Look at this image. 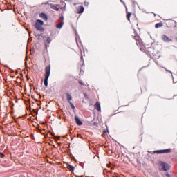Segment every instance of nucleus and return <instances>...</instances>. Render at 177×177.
<instances>
[{
  "label": "nucleus",
  "mask_w": 177,
  "mask_h": 177,
  "mask_svg": "<svg viewBox=\"0 0 177 177\" xmlns=\"http://www.w3.org/2000/svg\"><path fill=\"white\" fill-rule=\"evenodd\" d=\"M95 109L97 110V111H100L102 110V108L100 107V102H97L95 104Z\"/></svg>",
  "instance_id": "obj_9"
},
{
  "label": "nucleus",
  "mask_w": 177,
  "mask_h": 177,
  "mask_svg": "<svg viewBox=\"0 0 177 177\" xmlns=\"http://www.w3.org/2000/svg\"><path fill=\"white\" fill-rule=\"evenodd\" d=\"M131 15H132V13H131V12H127V19L128 21H131Z\"/></svg>",
  "instance_id": "obj_15"
},
{
  "label": "nucleus",
  "mask_w": 177,
  "mask_h": 177,
  "mask_svg": "<svg viewBox=\"0 0 177 177\" xmlns=\"http://www.w3.org/2000/svg\"><path fill=\"white\" fill-rule=\"evenodd\" d=\"M84 6H80L77 8V13H84Z\"/></svg>",
  "instance_id": "obj_8"
},
{
  "label": "nucleus",
  "mask_w": 177,
  "mask_h": 177,
  "mask_svg": "<svg viewBox=\"0 0 177 177\" xmlns=\"http://www.w3.org/2000/svg\"><path fill=\"white\" fill-rule=\"evenodd\" d=\"M67 168L68 169H69V171H74V169H75V167H74V166L71 165H68Z\"/></svg>",
  "instance_id": "obj_13"
},
{
  "label": "nucleus",
  "mask_w": 177,
  "mask_h": 177,
  "mask_svg": "<svg viewBox=\"0 0 177 177\" xmlns=\"http://www.w3.org/2000/svg\"><path fill=\"white\" fill-rule=\"evenodd\" d=\"M166 71H168V73H170L171 74H172V71H171L170 70H167L166 69Z\"/></svg>",
  "instance_id": "obj_25"
},
{
  "label": "nucleus",
  "mask_w": 177,
  "mask_h": 177,
  "mask_svg": "<svg viewBox=\"0 0 177 177\" xmlns=\"http://www.w3.org/2000/svg\"><path fill=\"white\" fill-rule=\"evenodd\" d=\"M45 78L44 80V84L45 86H48V80H49V77L50 76V65L47 66L45 68Z\"/></svg>",
  "instance_id": "obj_2"
},
{
  "label": "nucleus",
  "mask_w": 177,
  "mask_h": 177,
  "mask_svg": "<svg viewBox=\"0 0 177 177\" xmlns=\"http://www.w3.org/2000/svg\"><path fill=\"white\" fill-rule=\"evenodd\" d=\"M63 24H64V23H63V22L56 24L57 28H59V29L62 28V27H63Z\"/></svg>",
  "instance_id": "obj_16"
},
{
  "label": "nucleus",
  "mask_w": 177,
  "mask_h": 177,
  "mask_svg": "<svg viewBox=\"0 0 177 177\" xmlns=\"http://www.w3.org/2000/svg\"><path fill=\"white\" fill-rule=\"evenodd\" d=\"M176 41H177V37L176 38Z\"/></svg>",
  "instance_id": "obj_29"
},
{
  "label": "nucleus",
  "mask_w": 177,
  "mask_h": 177,
  "mask_svg": "<svg viewBox=\"0 0 177 177\" xmlns=\"http://www.w3.org/2000/svg\"><path fill=\"white\" fill-rule=\"evenodd\" d=\"M73 99V97L71 96V94L67 93H66V100L68 103H70V102H71V100Z\"/></svg>",
  "instance_id": "obj_11"
},
{
  "label": "nucleus",
  "mask_w": 177,
  "mask_h": 177,
  "mask_svg": "<svg viewBox=\"0 0 177 177\" xmlns=\"http://www.w3.org/2000/svg\"><path fill=\"white\" fill-rule=\"evenodd\" d=\"M133 39H135L137 46H143L142 39H140V37H139V35L134 36Z\"/></svg>",
  "instance_id": "obj_3"
},
{
  "label": "nucleus",
  "mask_w": 177,
  "mask_h": 177,
  "mask_svg": "<svg viewBox=\"0 0 177 177\" xmlns=\"http://www.w3.org/2000/svg\"><path fill=\"white\" fill-rule=\"evenodd\" d=\"M39 17H41V19H43L44 21H48V15H46V14L41 12L39 14Z\"/></svg>",
  "instance_id": "obj_6"
},
{
  "label": "nucleus",
  "mask_w": 177,
  "mask_h": 177,
  "mask_svg": "<svg viewBox=\"0 0 177 177\" xmlns=\"http://www.w3.org/2000/svg\"><path fill=\"white\" fill-rule=\"evenodd\" d=\"M155 27L156 28H160V27H162V23L159 22V23L156 24Z\"/></svg>",
  "instance_id": "obj_14"
},
{
  "label": "nucleus",
  "mask_w": 177,
  "mask_h": 177,
  "mask_svg": "<svg viewBox=\"0 0 177 177\" xmlns=\"http://www.w3.org/2000/svg\"><path fill=\"white\" fill-rule=\"evenodd\" d=\"M171 153V149H162V154Z\"/></svg>",
  "instance_id": "obj_12"
},
{
  "label": "nucleus",
  "mask_w": 177,
  "mask_h": 177,
  "mask_svg": "<svg viewBox=\"0 0 177 177\" xmlns=\"http://www.w3.org/2000/svg\"><path fill=\"white\" fill-rule=\"evenodd\" d=\"M93 124H94L95 125H97V123H96V122H94Z\"/></svg>",
  "instance_id": "obj_27"
},
{
  "label": "nucleus",
  "mask_w": 177,
  "mask_h": 177,
  "mask_svg": "<svg viewBox=\"0 0 177 177\" xmlns=\"http://www.w3.org/2000/svg\"><path fill=\"white\" fill-rule=\"evenodd\" d=\"M42 26H44V21L37 19L35 24V27L38 31H41V32H44V31H45V28L42 27Z\"/></svg>",
  "instance_id": "obj_1"
},
{
  "label": "nucleus",
  "mask_w": 177,
  "mask_h": 177,
  "mask_svg": "<svg viewBox=\"0 0 177 177\" xmlns=\"http://www.w3.org/2000/svg\"><path fill=\"white\" fill-rule=\"evenodd\" d=\"M106 130H104V133H106Z\"/></svg>",
  "instance_id": "obj_28"
},
{
  "label": "nucleus",
  "mask_w": 177,
  "mask_h": 177,
  "mask_svg": "<svg viewBox=\"0 0 177 177\" xmlns=\"http://www.w3.org/2000/svg\"><path fill=\"white\" fill-rule=\"evenodd\" d=\"M46 41L48 44H50V42H52V39H50V37H47Z\"/></svg>",
  "instance_id": "obj_19"
},
{
  "label": "nucleus",
  "mask_w": 177,
  "mask_h": 177,
  "mask_svg": "<svg viewBox=\"0 0 177 177\" xmlns=\"http://www.w3.org/2000/svg\"><path fill=\"white\" fill-rule=\"evenodd\" d=\"M161 39H162V41L164 42H172V39H170L169 37H168V36H167L166 35H162L161 36Z\"/></svg>",
  "instance_id": "obj_5"
},
{
  "label": "nucleus",
  "mask_w": 177,
  "mask_h": 177,
  "mask_svg": "<svg viewBox=\"0 0 177 177\" xmlns=\"http://www.w3.org/2000/svg\"><path fill=\"white\" fill-rule=\"evenodd\" d=\"M50 6L51 9H53L54 10L59 12V8H57V6H59V5L50 4Z\"/></svg>",
  "instance_id": "obj_10"
},
{
  "label": "nucleus",
  "mask_w": 177,
  "mask_h": 177,
  "mask_svg": "<svg viewBox=\"0 0 177 177\" xmlns=\"http://www.w3.org/2000/svg\"><path fill=\"white\" fill-rule=\"evenodd\" d=\"M153 153L155 154H162V150H156V151H154Z\"/></svg>",
  "instance_id": "obj_17"
},
{
  "label": "nucleus",
  "mask_w": 177,
  "mask_h": 177,
  "mask_svg": "<svg viewBox=\"0 0 177 177\" xmlns=\"http://www.w3.org/2000/svg\"><path fill=\"white\" fill-rule=\"evenodd\" d=\"M75 121L77 125L79 126L82 125V122L81 121V120H80L78 116H75Z\"/></svg>",
  "instance_id": "obj_7"
},
{
  "label": "nucleus",
  "mask_w": 177,
  "mask_h": 177,
  "mask_svg": "<svg viewBox=\"0 0 177 177\" xmlns=\"http://www.w3.org/2000/svg\"><path fill=\"white\" fill-rule=\"evenodd\" d=\"M41 35H42L41 34H37V33H35V37H38V39H39V37H41Z\"/></svg>",
  "instance_id": "obj_20"
},
{
  "label": "nucleus",
  "mask_w": 177,
  "mask_h": 177,
  "mask_svg": "<svg viewBox=\"0 0 177 177\" xmlns=\"http://www.w3.org/2000/svg\"><path fill=\"white\" fill-rule=\"evenodd\" d=\"M81 59H82V57H81Z\"/></svg>",
  "instance_id": "obj_31"
},
{
  "label": "nucleus",
  "mask_w": 177,
  "mask_h": 177,
  "mask_svg": "<svg viewBox=\"0 0 177 177\" xmlns=\"http://www.w3.org/2000/svg\"><path fill=\"white\" fill-rule=\"evenodd\" d=\"M59 19H61V20H63L64 19V17L61 16V17H59Z\"/></svg>",
  "instance_id": "obj_24"
},
{
  "label": "nucleus",
  "mask_w": 177,
  "mask_h": 177,
  "mask_svg": "<svg viewBox=\"0 0 177 177\" xmlns=\"http://www.w3.org/2000/svg\"><path fill=\"white\" fill-rule=\"evenodd\" d=\"M3 157H5V155L2 152H0V158H3Z\"/></svg>",
  "instance_id": "obj_21"
},
{
  "label": "nucleus",
  "mask_w": 177,
  "mask_h": 177,
  "mask_svg": "<svg viewBox=\"0 0 177 177\" xmlns=\"http://www.w3.org/2000/svg\"><path fill=\"white\" fill-rule=\"evenodd\" d=\"M54 139H57V140H60V137H59V136H55V137H54Z\"/></svg>",
  "instance_id": "obj_23"
},
{
  "label": "nucleus",
  "mask_w": 177,
  "mask_h": 177,
  "mask_svg": "<svg viewBox=\"0 0 177 177\" xmlns=\"http://www.w3.org/2000/svg\"><path fill=\"white\" fill-rule=\"evenodd\" d=\"M69 104H70L71 109H73V110L75 109V106H74V104H73V102H69Z\"/></svg>",
  "instance_id": "obj_18"
},
{
  "label": "nucleus",
  "mask_w": 177,
  "mask_h": 177,
  "mask_svg": "<svg viewBox=\"0 0 177 177\" xmlns=\"http://www.w3.org/2000/svg\"><path fill=\"white\" fill-rule=\"evenodd\" d=\"M78 82H79L80 85L84 86V82H82V81L78 80Z\"/></svg>",
  "instance_id": "obj_22"
},
{
  "label": "nucleus",
  "mask_w": 177,
  "mask_h": 177,
  "mask_svg": "<svg viewBox=\"0 0 177 177\" xmlns=\"http://www.w3.org/2000/svg\"><path fill=\"white\" fill-rule=\"evenodd\" d=\"M166 176L167 177H171V175H169V174H166Z\"/></svg>",
  "instance_id": "obj_26"
},
{
  "label": "nucleus",
  "mask_w": 177,
  "mask_h": 177,
  "mask_svg": "<svg viewBox=\"0 0 177 177\" xmlns=\"http://www.w3.org/2000/svg\"><path fill=\"white\" fill-rule=\"evenodd\" d=\"M46 5H48V3H46Z\"/></svg>",
  "instance_id": "obj_30"
},
{
  "label": "nucleus",
  "mask_w": 177,
  "mask_h": 177,
  "mask_svg": "<svg viewBox=\"0 0 177 177\" xmlns=\"http://www.w3.org/2000/svg\"><path fill=\"white\" fill-rule=\"evenodd\" d=\"M161 166L164 171H169V169L171 168L168 163H165L164 162H161Z\"/></svg>",
  "instance_id": "obj_4"
}]
</instances>
